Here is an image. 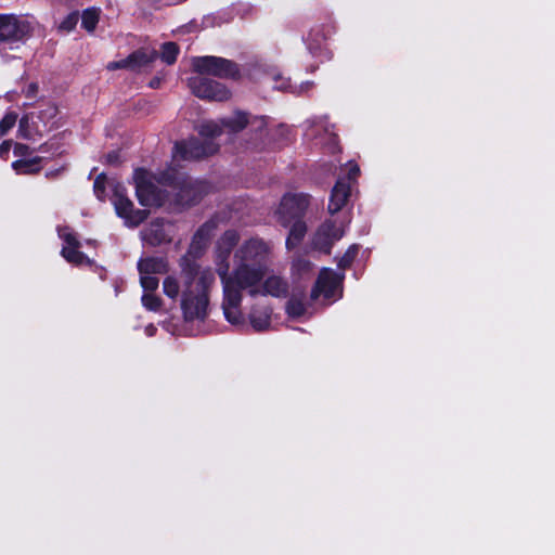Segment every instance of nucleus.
<instances>
[{
  "label": "nucleus",
  "mask_w": 555,
  "mask_h": 555,
  "mask_svg": "<svg viewBox=\"0 0 555 555\" xmlns=\"http://www.w3.org/2000/svg\"><path fill=\"white\" fill-rule=\"evenodd\" d=\"M251 297L270 295L273 297H284L287 294L288 286L285 280L278 275L268 276L261 282H256L251 287H244Z\"/></svg>",
  "instance_id": "nucleus-13"
},
{
  "label": "nucleus",
  "mask_w": 555,
  "mask_h": 555,
  "mask_svg": "<svg viewBox=\"0 0 555 555\" xmlns=\"http://www.w3.org/2000/svg\"><path fill=\"white\" fill-rule=\"evenodd\" d=\"M17 120L15 113H7L0 121V137L5 135L11 130Z\"/></svg>",
  "instance_id": "nucleus-30"
},
{
  "label": "nucleus",
  "mask_w": 555,
  "mask_h": 555,
  "mask_svg": "<svg viewBox=\"0 0 555 555\" xmlns=\"http://www.w3.org/2000/svg\"><path fill=\"white\" fill-rule=\"evenodd\" d=\"M189 87L197 98L205 100L227 101L231 96V92L224 85L204 76L191 77Z\"/></svg>",
  "instance_id": "nucleus-10"
},
{
  "label": "nucleus",
  "mask_w": 555,
  "mask_h": 555,
  "mask_svg": "<svg viewBox=\"0 0 555 555\" xmlns=\"http://www.w3.org/2000/svg\"><path fill=\"white\" fill-rule=\"evenodd\" d=\"M268 75H270L274 81V88L279 90H291L293 93L301 94L311 87V82L307 81L301 83L298 87L293 88L288 81V79L282 77L276 68H271L268 72Z\"/></svg>",
  "instance_id": "nucleus-20"
},
{
  "label": "nucleus",
  "mask_w": 555,
  "mask_h": 555,
  "mask_svg": "<svg viewBox=\"0 0 555 555\" xmlns=\"http://www.w3.org/2000/svg\"><path fill=\"white\" fill-rule=\"evenodd\" d=\"M40 157L29 159H18L12 163V168L18 175H30L40 170Z\"/></svg>",
  "instance_id": "nucleus-24"
},
{
  "label": "nucleus",
  "mask_w": 555,
  "mask_h": 555,
  "mask_svg": "<svg viewBox=\"0 0 555 555\" xmlns=\"http://www.w3.org/2000/svg\"><path fill=\"white\" fill-rule=\"evenodd\" d=\"M100 12L92 8L83 11L81 16V25L88 31H93L99 22Z\"/></svg>",
  "instance_id": "nucleus-27"
},
{
  "label": "nucleus",
  "mask_w": 555,
  "mask_h": 555,
  "mask_svg": "<svg viewBox=\"0 0 555 555\" xmlns=\"http://www.w3.org/2000/svg\"><path fill=\"white\" fill-rule=\"evenodd\" d=\"M179 53V48L173 42H166L162 46L160 59L168 65L176 62Z\"/></svg>",
  "instance_id": "nucleus-28"
},
{
  "label": "nucleus",
  "mask_w": 555,
  "mask_h": 555,
  "mask_svg": "<svg viewBox=\"0 0 555 555\" xmlns=\"http://www.w3.org/2000/svg\"><path fill=\"white\" fill-rule=\"evenodd\" d=\"M156 331V327L153 325V324H150L145 327V333L149 335V336H152L154 335Z\"/></svg>",
  "instance_id": "nucleus-39"
},
{
  "label": "nucleus",
  "mask_w": 555,
  "mask_h": 555,
  "mask_svg": "<svg viewBox=\"0 0 555 555\" xmlns=\"http://www.w3.org/2000/svg\"><path fill=\"white\" fill-rule=\"evenodd\" d=\"M116 159H117V156H116V155H112V154H109V155L107 156V160H108L109 163H114V162H116Z\"/></svg>",
  "instance_id": "nucleus-42"
},
{
  "label": "nucleus",
  "mask_w": 555,
  "mask_h": 555,
  "mask_svg": "<svg viewBox=\"0 0 555 555\" xmlns=\"http://www.w3.org/2000/svg\"><path fill=\"white\" fill-rule=\"evenodd\" d=\"M247 126H251L255 130L261 131L266 128L263 117L249 118L244 112L237 111L232 115L223 117L219 120H206L198 126V133L206 140L199 142L196 139L186 142L177 143L175 145V157L183 159L201 158L212 155L218 151V144L212 140L227 134L229 138L241 132Z\"/></svg>",
  "instance_id": "nucleus-3"
},
{
  "label": "nucleus",
  "mask_w": 555,
  "mask_h": 555,
  "mask_svg": "<svg viewBox=\"0 0 555 555\" xmlns=\"http://www.w3.org/2000/svg\"><path fill=\"white\" fill-rule=\"evenodd\" d=\"M10 149H11V142L10 141H3L0 144V157L1 158H7Z\"/></svg>",
  "instance_id": "nucleus-37"
},
{
  "label": "nucleus",
  "mask_w": 555,
  "mask_h": 555,
  "mask_svg": "<svg viewBox=\"0 0 555 555\" xmlns=\"http://www.w3.org/2000/svg\"><path fill=\"white\" fill-rule=\"evenodd\" d=\"M343 280L344 274H337L332 269L323 268L311 291V299L317 300L320 296H323L328 301L338 299L341 296L340 287Z\"/></svg>",
  "instance_id": "nucleus-7"
},
{
  "label": "nucleus",
  "mask_w": 555,
  "mask_h": 555,
  "mask_svg": "<svg viewBox=\"0 0 555 555\" xmlns=\"http://www.w3.org/2000/svg\"><path fill=\"white\" fill-rule=\"evenodd\" d=\"M216 228V223L214 220L207 221L204 223L193 235L192 242L190 244L188 255L196 258L202 255L204 249L206 248L210 236Z\"/></svg>",
  "instance_id": "nucleus-17"
},
{
  "label": "nucleus",
  "mask_w": 555,
  "mask_h": 555,
  "mask_svg": "<svg viewBox=\"0 0 555 555\" xmlns=\"http://www.w3.org/2000/svg\"><path fill=\"white\" fill-rule=\"evenodd\" d=\"M201 185L198 183H184L181 188L180 192L178 193V202L181 205H193L195 204L199 197Z\"/></svg>",
  "instance_id": "nucleus-23"
},
{
  "label": "nucleus",
  "mask_w": 555,
  "mask_h": 555,
  "mask_svg": "<svg viewBox=\"0 0 555 555\" xmlns=\"http://www.w3.org/2000/svg\"><path fill=\"white\" fill-rule=\"evenodd\" d=\"M111 182H116L113 179H107L105 175L101 173L96 177L93 184V191L95 196L100 201H105L107 197V191L112 193V188L109 186Z\"/></svg>",
  "instance_id": "nucleus-26"
},
{
  "label": "nucleus",
  "mask_w": 555,
  "mask_h": 555,
  "mask_svg": "<svg viewBox=\"0 0 555 555\" xmlns=\"http://www.w3.org/2000/svg\"><path fill=\"white\" fill-rule=\"evenodd\" d=\"M154 291H144L142 296V305L144 308L151 311H157L162 306L159 297L153 294Z\"/></svg>",
  "instance_id": "nucleus-29"
},
{
  "label": "nucleus",
  "mask_w": 555,
  "mask_h": 555,
  "mask_svg": "<svg viewBox=\"0 0 555 555\" xmlns=\"http://www.w3.org/2000/svg\"><path fill=\"white\" fill-rule=\"evenodd\" d=\"M18 135L23 139L31 140L34 138L29 128V117L23 116L18 124Z\"/></svg>",
  "instance_id": "nucleus-32"
},
{
  "label": "nucleus",
  "mask_w": 555,
  "mask_h": 555,
  "mask_svg": "<svg viewBox=\"0 0 555 555\" xmlns=\"http://www.w3.org/2000/svg\"><path fill=\"white\" fill-rule=\"evenodd\" d=\"M293 268L297 271L308 270L310 268V263L300 258L294 261Z\"/></svg>",
  "instance_id": "nucleus-35"
},
{
  "label": "nucleus",
  "mask_w": 555,
  "mask_h": 555,
  "mask_svg": "<svg viewBox=\"0 0 555 555\" xmlns=\"http://www.w3.org/2000/svg\"><path fill=\"white\" fill-rule=\"evenodd\" d=\"M37 90H38V86H37L36 83H30V85L28 86V88L26 89V91H25V92H26V96H27V98H33V96H35V95H36V93H37Z\"/></svg>",
  "instance_id": "nucleus-38"
},
{
  "label": "nucleus",
  "mask_w": 555,
  "mask_h": 555,
  "mask_svg": "<svg viewBox=\"0 0 555 555\" xmlns=\"http://www.w3.org/2000/svg\"><path fill=\"white\" fill-rule=\"evenodd\" d=\"M308 128L306 131V135L309 138H318L320 132L322 131L326 137L325 141L327 144L332 145V147L336 146L337 138L333 132L332 126H330L325 118H318L308 120Z\"/></svg>",
  "instance_id": "nucleus-19"
},
{
  "label": "nucleus",
  "mask_w": 555,
  "mask_h": 555,
  "mask_svg": "<svg viewBox=\"0 0 555 555\" xmlns=\"http://www.w3.org/2000/svg\"><path fill=\"white\" fill-rule=\"evenodd\" d=\"M235 230L225 231L215 247L216 272L222 285V304L224 318L233 325H244L241 312L244 287H251L261 282L268 271L272 257V244L259 237L243 242L234 251L233 269L230 271L229 257L238 243Z\"/></svg>",
  "instance_id": "nucleus-1"
},
{
  "label": "nucleus",
  "mask_w": 555,
  "mask_h": 555,
  "mask_svg": "<svg viewBox=\"0 0 555 555\" xmlns=\"http://www.w3.org/2000/svg\"><path fill=\"white\" fill-rule=\"evenodd\" d=\"M309 205L306 194H286L283 196L276 211L281 224L288 227L295 219H300Z\"/></svg>",
  "instance_id": "nucleus-11"
},
{
  "label": "nucleus",
  "mask_w": 555,
  "mask_h": 555,
  "mask_svg": "<svg viewBox=\"0 0 555 555\" xmlns=\"http://www.w3.org/2000/svg\"><path fill=\"white\" fill-rule=\"evenodd\" d=\"M112 204L116 215L124 219L127 227L134 228L147 218V210L134 209L133 203L127 197L126 188L119 182H111Z\"/></svg>",
  "instance_id": "nucleus-4"
},
{
  "label": "nucleus",
  "mask_w": 555,
  "mask_h": 555,
  "mask_svg": "<svg viewBox=\"0 0 555 555\" xmlns=\"http://www.w3.org/2000/svg\"><path fill=\"white\" fill-rule=\"evenodd\" d=\"M351 185L345 178H339L334 185L330 203H328V212L334 215L343 209L346 205L349 196H350Z\"/></svg>",
  "instance_id": "nucleus-18"
},
{
  "label": "nucleus",
  "mask_w": 555,
  "mask_h": 555,
  "mask_svg": "<svg viewBox=\"0 0 555 555\" xmlns=\"http://www.w3.org/2000/svg\"><path fill=\"white\" fill-rule=\"evenodd\" d=\"M358 246L357 245H351L347 250L346 253L344 254V256L339 259L338 261V267L340 269H346L348 268L352 261L354 260L357 254H358Z\"/></svg>",
  "instance_id": "nucleus-31"
},
{
  "label": "nucleus",
  "mask_w": 555,
  "mask_h": 555,
  "mask_svg": "<svg viewBox=\"0 0 555 555\" xmlns=\"http://www.w3.org/2000/svg\"><path fill=\"white\" fill-rule=\"evenodd\" d=\"M347 168H348V179H346V181H348L350 183V180H354L358 177L360 169H359V166L352 162L348 163Z\"/></svg>",
  "instance_id": "nucleus-34"
},
{
  "label": "nucleus",
  "mask_w": 555,
  "mask_h": 555,
  "mask_svg": "<svg viewBox=\"0 0 555 555\" xmlns=\"http://www.w3.org/2000/svg\"><path fill=\"white\" fill-rule=\"evenodd\" d=\"M140 283L144 291H156L159 284L157 274H165L169 267L165 258L147 257L138 262Z\"/></svg>",
  "instance_id": "nucleus-9"
},
{
  "label": "nucleus",
  "mask_w": 555,
  "mask_h": 555,
  "mask_svg": "<svg viewBox=\"0 0 555 555\" xmlns=\"http://www.w3.org/2000/svg\"><path fill=\"white\" fill-rule=\"evenodd\" d=\"M286 312L291 318H300L308 313V308L301 295L293 294L286 305Z\"/></svg>",
  "instance_id": "nucleus-25"
},
{
  "label": "nucleus",
  "mask_w": 555,
  "mask_h": 555,
  "mask_svg": "<svg viewBox=\"0 0 555 555\" xmlns=\"http://www.w3.org/2000/svg\"><path fill=\"white\" fill-rule=\"evenodd\" d=\"M170 178H167L166 176H162L158 178V182L162 184L168 183Z\"/></svg>",
  "instance_id": "nucleus-40"
},
{
  "label": "nucleus",
  "mask_w": 555,
  "mask_h": 555,
  "mask_svg": "<svg viewBox=\"0 0 555 555\" xmlns=\"http://www.w3.org/2000/svg\"><path fill=\"white\" fill-rule=\"evenodd\" d=\"M29 152V147L25 144H16L15 147H14V154L16 156H25L27 155Z\"/></svg>",
  "instance_id": "nucleus-36"
},
{
  "label": "nucleus",
  "mask_w": 555,
  "mask_h": 555,
  "mask_svg": "<svg viewBox=\"0 0 555 555\" xmlns=\"http://www.w3.org/2000/svg\"><path fill=\"white\" fill-rule=\"evenodd\" d=\"M193 69L202 75H212L220 78H233L238 74L237 67L229 60L217 56H198L192 60Z\"/></svg>",
  "instance_id": "nucleus-5"
},
{
  "label": "nucleus",
  "mask_w": 555,
  "mask_h": 555,
  "mask_svg": "<svg viewBox=\"0 0 555 555\" xmlns=\"http://www.w3.org/2000/svg\"><path fill=\"white\" fill-rule=\"evenodd\" d=\"M181 281L167 276L163 282L164 294L176 299L181 296V310L185 321L204 320L209 305V291L215 285V273L210 268H199L190 262L188 256L180 260Z\"/></svg>",
  "instance_id": "nucleus-2"
},
{
  "label": "nucleus",
  "mask_w": 555,
  "mask_h": 555,
  "mask_svg": "<svg viewBox=\"0 0 555 555\" xmlns=\"http://www.w3.org/2000/svg\"><path fill=\"white\" fill-rule=\"evenodd\" d=\"M159 83H160L159 79H153V80L150 82V86H151L152 88H156V87H158V86H159Z\"/></svg>",
  "instance_id": "nucleus-41"
},
{
  "label": "nucleus",
  "mask_w": 555,
  "mask_h": 555,
  "mask_svg": "<svg viewBox=\"0 0 555 555\" xmlns=\"http://www.w3.org/2000/svg\"><path fill=\"white\" fill-rule=\"evenodd\" d=\"M59 235L64 242L61 254L68 262L77 266L91 264V260L78 250L80 243L68 228L59 229Z\"/></svg>",
  "instance_id": "nucleus-14"
},
{
  "label": "nucleus",
  "mask_w": 555,
  "mask_h": 555,
  "mask_svg": "<svg viewBox=\"0 0 555 555\" xmlns=\"http://www.w3.org/2000/svg\"><path fill=\"white\" fill-rule=\"evenodd\" d=\"M135 192L139 203L142 206H159L163 203V195L154 183L155 178L144 169H137L133 175Z\"/></svg>",
  "instance_id": "nucleus-8"
},
{
  "label": "nucleus",
  "mask_w": 555,
  "mask_h": 555,
  "mask_svg": "<svg viewBox=\"0 0 555 555\" xmlns=\"http://www.w3.org/2000/svg\"><path fill=\"white\" fill-rule=\"evenodd\" d=\"M78 22V15L77 13H72L69 15H67L63 21L62 23L60 24V29L62 30H65V31H70L72 29H74V27L76 26Z\"/></svg>",
  "instance_id": "nucleus-33"
},
{
  "label": "nucleus",
  "mask_w": 555,
  "mask_h": 555,
  "mask_svg": "<svg viewBox=\"0 0 555 555\" xmlns=\"http://www.w3.org/2000/svg\"><path fill=\"white\" fill-rule=\"evenodd\" d=\"M157 54L155 51H149V50H138L131 53L129 56L119 60L109 62L107 64V69L115 70V69H129V70H139L153 62L156 59Z\"/></svg>",
  "instance_id": "nucleus-15"
},
{
  "label": "nucleus",
  "mask_w": 555,
  "mask_h": 555,
  "mask_svg": "<svg viewBox=\"0 0 555 555\" xmlns=\"http://www.w3.org/2000/svg\"><path fill=\"white\" fill-rule=\"evenodd\" d=\"M270 317L271 312L269 309H251L249 313V322L253 328L257 332H262L269 328L270 326Z\"/></svg>",
  "instance_id": "nucleus-21"
},
{
  "label": "nucleus",
  "mask_w": 555,
  "mask_h": 555,
  "mask_svg": "<svg viewBox=\"0 0 555 555\" xmlns=\"http://www.w3.org/2000/svg\"><path fill=\"white\" fill-rule=\"evenodd\" d=\"M289 225H291V230H289L288 237L286 240V247H287V249H293L304 238V236L307 232V227H306L305 222L301 221V218L293 220Z\"/></svg>",
  "instance_id": "nucleus-22"
},
{
  "label": "nucleus",
  "mask_w": 555,
  "mask_h": 555,
  "mask_svg": "<svg viewBox=\"0 0 555 555\" xmlns=\"http://www.w3.org/2000/svg\"><path fill=\"white\" fill-rule=\"evenodd\" d=\"M346 227L347 223L344 220H327L323 222L314 234V248L330 253L333 244L344 236Z\"/></svg>",
  "instance_id": "nucleus-12"
},
{
  "label": "nucleus",
  "mask_w": 555,
  "mask_h": 555,
  "mask_svg": "<svg viewBox=\"0 0 555 555\" xmlns=\"http://www.w3.org/2000/svg\"><path fill=\"white\" fill-rule=\"evenodd\" d=\"M31 30L28 21L18 18L14 15H0V47L13 44L22 41Z\"/></svg>",
  "instance_id": "nucleus-6"
},
{
  "label": "nucleus",
  "mask_w": 555,
  "mask_h": 555,
  "mask_svg": "<svg viewBox=\"0 0 555 555\" xmlns=\"http://www.w3.org/2000/svg\"><path fill=\"white\" fill-rule=\"evenodd\" d=\"M172 225L162 220H155L141 232L142 240L152 245L157 246L171 240Z\"/></svg>",
  "instance_id": "nucleus-16"
}]
</instances>
